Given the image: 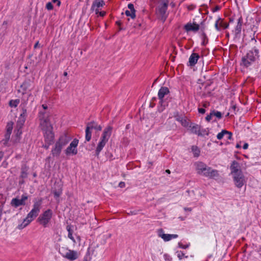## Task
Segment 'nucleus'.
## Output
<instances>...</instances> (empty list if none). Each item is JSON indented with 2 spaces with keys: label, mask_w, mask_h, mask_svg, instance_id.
I'll use <instances>...</instances> for the list:
<instances>
[{
  "label": "nucleus",
  "mask_w": 261,
  "mask_h": 261,
  "mask_svg": "<svg viewBox=\"0 0 261 261\" xmlns=\"http://www.w3.org/2000/svg\"><path fill=\"white\" fill-rule=\"evenodd\" d=\"M125 14L127 16H130L132 19L135 18L136 17L135 13L129 10H126L125 11Z\"/></svg>",
  "instance_id": "37"
},
{
  "label": "nucleus",
  "mask_w": 261,
  "mask_h": 261,
  "mask_svg": "<svg viewBox=\"0 0 261 261\" xmlns=\"http://www.w3.org/2000/svg\"><path fill=\"white\" fill-rule=\"evenodd\" d=\"M164 257L166 261H171L172 258L168 254H165L164 255Z\"/></svg>",
  "instance_id": "46"
},
{
  "label": "nucleus",
  "mask_w": 261,
  "mask_h": 261,
  "mask_svg": "<svg viewBox=\"0 0 261 261\" xmlns=\"http://www.w3.org/2000/svg\"><path fill=\"white\" fill-rule=\"evenodd\" d=\"M79 143V140L74 139L70 143L69 146L66 149L65 153L66 155H75L77 153V146Z\"/></svg>",
  "instance_id": "10"
},
{
  "label": "nucleus",
  "mask_w": 261,
  "mask_h": 261,
  "mask_svg": "<svg viewBox=\"0 0 261 261\" xmlns=\"http://www.w3.org/2000/svg\"><path fill=\"white\" fill-rule=\"evenodd\" d=\"M259 57V50L256 46H254L251 50H249L247 54L242 57L241 65L245 68L251 66Z\"/></svg>",
  "instance_id": "2"
},
{
  "label": "nucleus",
  "mask_w": 261,
  "mask_h": 261,
  "mask_svg": "<svg viewBox=\"0 0 261 261\" xmlns=\"http://www.w3.org/2000/svg\"><path fill=\"white\" fill-rule=\"evenodd\" d=\"M42 108H43L42 111H46V110H47V108H48L47 106L46 105H45V104H43V105H42Z\"/></svg>",
  "instance_id": "56"
},
{
  "label": "nucleus",
  "mask_w": 261,
  "mask_h": 261,
  "mask_svg": "<svg viewBox=\"0 0 261 261\" xmlns=\"http://www.w3.org/2000/svg\"><path fill=\"white\" fill-rule=\"evenodd\" d=\"M194 166L199 175L203 176L209 178H215L219 176V172L206 165L202 162H196L194 163Z\"/></svg>",
  "instance_id": "1"
},
{
  "label": "nucleus",
  "mask_w": 261,
  "mask_h": 261,
  "mask_svg": "<svg viewBox=\"0 0 261 261\" xmlns=\"http://www.w3.org/2000/svg\"><path fill=\"white\" fill-rule=\"evenodd\" d=\"M42 202V198L39 199L38 201H34L33 207L28 214L27 217L25 218L29 223L32 222L34 219L38 216L41 208Z\"/></svg>",
  "instance_id": "3"
},
{
  "label": "nucleus",
  "mask_w": 261,
  "mask_h": 261,
  "mask_svg": "<svg viewBox=\"0 0 261 261\" xmlns=\"http://www.w3.org/2000/svg\"><path fill=\"white\" fill-rule=\"evenodd\" d=\"M105 4L103 0H95L92 5L91 8L94 9L95 7L98 8L102 7Z\"/></svg>",
  "instance_id": "25"
},
{
  "label": "nucleus",
  "mask_w": 261,
  "mask_h": 261,
  "mask_svg": "<svg viewBox=\"0 0 261 261\" xmlns=\"http://www.w3.org/2000/svg\"><path fill=\"white\" fill-rule=\"evenodd\" d=\"M52 1L54 3H57L58 6H59L61 4V2L59 0H52Z\"/></svg>",
  "instance_id": "57"
},
{
  "label": "nucleus",
  "mask_w": 261,
  "mask_h": 261,
  "mask_svg": "<svg viewBox=\"0 0 261 261\" xmlns=\"http://www.w3.org/2000/svg\"><path fill=\"white\" fill-rule=\"evenodd\" d=\"M200 128L201 126L199 125L193 123H191L189 126V129L191 133L198 136L200 130Z\"/></svg>",
  "instance_id": "20"
},
{
  "label": "nucleus",
  "mask_w": 261,
  "mask_h": 261,
  "mask_svg": "<svg viewBox=\"0 0 261 261\" xmlns=\"http://www.w3.org/2000/svg\"><path fill=\"white\" fill-rule=\"evenodd\" d=\"M52 193L54 194L56 200L59 203L60 202L59 198L62 194V185L60 183L55 184L54 187L52 189Z\"/></svg>",
  "instance_id": "12"
},
{
  "label": "nucleus",
  "mask_w": 261,
  "mask_h": 261,
  "mask_svg": "<svg viewBox=\"0 0 261 261\" xmlns=\"http://www.w3.org/2000/svg\"><path fill=\"white\" fill-rule=\"evenodd\" d=\"M200 56L197 53H193L189 59V61L187 64L188 66H194L197 63L198 60L199 59Z\"/></svg>",
  "instance_id": "17"
},
{
  "label": "nucleus",
  "mask_w": 261,
  "mask_h": 261,
  "mask_svg": "<svg viewBox=\"0 0 261 261\" xmlns=\"http://www.w3.org/2000/svg\"><path fill=\"white\" fill-rule=\"evenodd\" d=\"M71 139V138L70 136L67 134H64L60 136L57 143L63 148L69 143Z\"/></svg>",
  "instance_id": "15"
},
{
  "label": "nucleus",
  "mask_w": 261,
  "mask_h": 261,
  "mask_svg": "<svg viewBox=\"0 0 261 261\" xmlns=\"http://www.w3.org/2000/svg\"><path fill=\"white\" fill-rule=\"evenodd\" d=\"M112 131V127L108 126L103 130L100 140L107 142L110 138Z\"/></svg>",
  "instance_id": "14"
},
{
  "label": "nucleus",
  "mask_w": 261,
  "mask_h": 261,
  "mask_svg": "<svg viewBox=\"0 0 261 261\" xmlns=\"http://www.w3.org/2000/svg\"><path fill=\"white\" fill-rule=\"evenodd\" d=\"M52 143H49V142H45V144L44 145H43V147L46 149H48L49 148V146Z\"/></svg>",
  "instance_id": "52"
},
{
  "label": "nucleus",
  "mask_w": 261,
  "mask_h": 261,
  "mask_svg": "<svg viewBox=\"0 0 261 261\" xmlns=\"http://www.w3.org/2000/svg\"><path fill=\"white\" fill-rule=\"evenodd\" d=\"M181 123L184 127H189L190 124L186 119H181Z\"/></svg>",
  "instance_id": "41"
},
{
  "label": "nucleus",
  "mask_w": 261,
  "mask_h": 261,
  "mask_svg": "<svg viewBox=\"0 0 261 261\" xmlns=\"http://www.w3.org/2000/svg\"><path fill=\"white\" fill-rule=\"evenodd\" d=\"M19 102V100L18 99L11 100L9 101V105L11 107H16Z\"/></svg>",
  "instance_id": "34"
},
{
  "label": "nucleus",
  "mask_w": 261,
  "mask_h": 261,
  "mask_svg": "<svg viewBox=\"0 0 261 261\" xmlns=\"http://www.w3.org/2000/svg\"><path fill=\"white\" fill-rule=\"evenodd\" d=\"M184 210L187 211H192V208H189V207H185L184 208Z\"/></svg>",
  "instance_id": "63"
},
{
  "label": "nucleus",
  "mask_w": 261,
  "mask_h": 261,
  "mask_svg": "<svg viewBox=\"0 0 261 261\" xmlns=\"http://www.w3.org/2000/svg\"><path fill=\"white\" fill-rule=\"evenodd\" d=\"M28 199V196L27 193L22 194L21 197V199L22 200L23 202H25V200Z\"/></svg>",
  "instance_id": "45"
},
{
  "label": "nucleus",
  "mask_w": 261,
  "mask_h": 261,
  "mask_svg": "<svg viewBox=\"0 0 261 261\" xmlns=\"http://www.w3.org/2000/svg\"><path fill=\"white\" fill-rule=\"evenodd\" d=\"M242 24H243V18H242V17L241 16L238 19L237 25L235 28V33H236V35L241 33V30H242Z\"/></svg>",
  "instance_id": "23"
},
{
  "label": "nucleus",
  "mask_w": 261,
  "mask_h": 261,
  "mask_svg": "<svg viewBox=\"0 0 261 261\" xmlns=\"http://www.w3.org/2000/svg\"><path fill=\"white\" fill-rule=\"evenodd\" d=\"M220 9V7L219 6H217L215 7V8L213 10V12H216V11H217L218 10H219Z\"/></svg>",
  "instance_id": "59"
},
{
  "label": "nucleus",
  "mask_w": 261,
  "mask_h": 261,
  "mask_svg": "<svg viewBox=\"0 0 261 261\" xmlns=\"http://www.w3.org/2000/svg\"><path fill=\"white\" fill-rule=\"evenodd\" d=\"M124 185H125V184H124V182H120L119 183V186H120V187H121V188H122V187H123L124 186Z\"/></svg>",
  "instance_id": "62"
},
{
  "label": "nucleus",
  "mask_w": 261,
  "mask_h": 261,
  "mask_svg": "<svg viewBox=\"0 0 261 261\" xmlns=\"http://www.w3.org/2000/svg\"><path fill=\"white\" fill-rule=\"evenodd\" d=\"M208 131L206 129H201L198 134L199 136H203L204 135H208Z\"/></svg>",
  "instance_id": "39"
},
{
  "label": "nucleus",
  "mask_w": 261,
  "mask_h": 261,
  "mask_svg": "<svg viewBox=\"0 0 261 261\" xmlns=\"http://www.w3.org/2000/svg\"><path fill=\"white\" fill-rule=\"evenodd\" d=\"M62 148H63L57 142L51 150V153L54 156H59L61 153Z\"/></svg>",
  "instance_id": "21"
},
{
  "label": "nucleus",
  "mask_w": 261,
  "mask_h": 261,
  "mask_svg": "<svg viewBox=\"0 0 261 261\" xmlns=\"http://www.w3.org/2000/svg\"><path fill=\"white\" fill-rule=\"evenodd\" d=\"M86 126L91 130L95 129L96 132L100 131L102 129V127L94 121L88 122Z\"/></svg>",
  "instance_id": "19"
},
{
  "label": "nucleus",
  "mask_w": 261,
  "mask_h": 261,
  "mask_svg": "<svg viewBox=\"0 0 261 261\" xmlns=\"http://www.w3.org/2000/svg\"><path fill=\"white\" fill-rule=\"evenodd\" d=\"M226 133H228L227 130L225 129L222 130L220 133L218 134V135H217V138L218 140L222 139L223 138V137L225 135Z\"/></svg>",
  "instance_id": "32"
},
{
  "label": "nucleus",
  "mask_w": 261,
  "mask_h": 261,
  "mask_svg": "<svg viewBox=\"0 0 261 261\" xmlns=\"http://www.w3.org/2000/svg\"><path fill=\"white\" fill-rule=\"evenodd\" d=\"M26 112H27V111H26V110H25L23 111V113L20 114V117H19V119L22 118V121H23V122H24V119H24V116H25V114H26Z\"/></svg>",
  "instance_id": "50"
},
{
  "label": "nucleus",
  "mask_w": 261,
  "mask_h": 261,
  "mask_svg": "<svg viewBox=\"0 0 261 261\" xmlns=\"http://www.w3.org/2000/svg\"><path fill=\"white\" fill-rule=\"evenodd\" d=\"M250 42L252 43L253 44H255L257 43V41L255 40L254 37L251 39Z\"/></svg>",
  "instance_id": "55"
},
{
  "label": "nucleus",
  "mask_w": 261,
  "mask_h": 261,
  "mask_svg": "<svg viewBox=\"0 0 261 261\" xmlns=\"http://www.w3.org/2000/svg\"><path fill=\"white\" fill-rule=\"evenodd\" d=\"M178 246L180 248H182V249H186L189 247V245H184L180 243H178Z\"/></svg>",
  "instance_id": "53"
},
{
  "label": "nucleus",
  "mask_w": 261,
  "mask_h": 261,
  "mask_svg": "<svg viewBox=\"0 0 261 261\" xmlns=\"http://www.w3.org/2000/svg\"><path fill=\"white\" fill-rule=\"evenodd\" d=\"M158 236L164 240V241L167 242L171 240L172 239H175L178 237L177 234H165L164 233V230L162 229H160L158 231Z\"/></svg>",
  "instance_id": "13"
},
{
  "label": "nucleus",
  "mask_w": 261,
  "mask_h": 261,
  "mask_svg": "<svg viewBox=\"0 0 261 261\" xmlns=\"http://www.w3.org/2000/svg\"><path fill=\"white\" fill-rule=\"evenodd\" d=\"M86 135H85V139L86 141L89 142L91 139V134H92V130L89 129V127L86 126L85 130Z\"/></svg>",
  "instance_id": "28"
},
{
  "label": "nucleus",
  "mask_w": 261,
  "mask_h": 261,
  "mask_svg": "<svg viewBox=\"0 0 261 261\" xmlns=\"http://www.w3.org/2000/svg\"><path fill=\"white\" fill-rule=\"evenodd\" d=\"M198 111L199 113L203 114L205 113V110L203 108H198Z\"/></svg>",
  "instance_id": "51"
},
{
  "label": "nucleus",
  "mask_w": 261,
  "mask_h": 261,
  "mask_svg": "<svg viewBox=\"0 0 261 261\" xmlns=\"http://www.w3.org/2000/svg\"><path fill=\"white\" fill-rule=\"evenodd\" d=\"M46 8L48 10H51L53 9V5L51 2H48L46 5Z\"/></svg>",
  "instance_id": "43"
},
{
  "label": "nucleus",
  "mask_w": 261,
  "mask_h": 261,
  "mask_svg": "<svg viewBox=\"0 0 261 261\" xmlns=\"http://www.w3.org/2000/svg\"><path fill=\"white\" fill-rule=\"evenodd\" d=\"M184 254L181 251H177V257L179 258V259H181L182 257L184 256Z\"/></svg>",
  "instance_id": "48"
},
{
  "label": "nucleus",
  "mask_w": 261,
  "mask_h": 261,
  "mask_svg": "<svg viewBox=\"0 0 261 261\" xmlns=\"http://www.w3.org/2000/svg\"><path fill=\"white\" fill-rule=\"evenodd\" d=\"M106 143L107 142L104 141H102L101 140H100V141L98 143V145L96 147V155L97 156H98L99 155L100 152L102 150L103 147L105 146Z\"/></svg>",
  "instance_id": "24"
},
{
  "label": "nucleus",
  "mask_w": 261,
  "mask_h": 261,
  "mask_svg": "<svg viewBox=\"0 0 261 261\" xmlns=\"http://www.w3.org/2000/svg\"><path fill=\"white\" fill-rule=\"evenodd\" d=\"M235 186L238 188H241L246 183L245 176L243 172L232 175Z\"/></svg>",
  "instance_id": "9"
},
{
  "label": "nucleus",
  "mask_w": 261,
  "mask_h": 261,
  "mask_svg": "<svg viewBox=\"0 0 261 261\" xmlns=\"http://www.w3.org/2000/svg\"><path fill=\"white\" fill-rule=\"evenodd\" d=\"M162 3H165L166 4L168 5L169 0H163Z\"/></svg>",
  "instance_id": "61"
},
{
  "label": "nucleus",
  "mask_w": 261,
  "mask_h": 261,
  "mask_svg": "<svg viewBox=\"0 0 261 261\" xmlns=\"http://www.w3.org/2000/svg\"><path fill=\"white\" fill-rule=\"evenodd\" d=\"M31 86V82L30 80L25 81L21 85L22 89L25 91L29 90Z\"/></svg>",
  "instance_id": "27"
},
{
  "label": "nucleus",
  "mask_w": 261,
  "mask_h": 261,
  "mask_svg": "<svg viewBox=\"0 0 261 261\" xmlns=\"http://www.w3.org/2000/svg\"><path fill=\"white\" fill-rule=\"evenodd\" d=\"M59 253L63 257L70 260H75L78 257V254L76 251L68 250L63 247L59 249Z\"/></svg>",
  "instance_id": "7"
},
{
  "label": "nucleus",
  "mask_w": 261,
  "mask_h": 261,
  "mask_svg": "<svg viewBox=\"0 0 261 261\" xmlns=\"http://www.w3.org/2000/svg\"><path fill=\"white\" fill-rule=\"evenodd\" d=\"M127 7L130 10V11L133 12L134 13L136 12V10L134 8V6L133 4H132V3L128 4Z\"/></svg>",
  "instance_id": "42"
},
{
  "label": "nucleus",
  "mask_w": 261,
  "mask_h": 261,
  "mask_svg": "<svg viewBox=\"0 0 261 261\" xmlns=\"http://www.w3.org/2000/svg\"><path fill=\"white\" fill-rule=\"evenodd\" d=\"M39 45V41H37L34 45V48H37Z\"/></svg>",
  "instance_id": "64"
},
{
  "label": "nucleus",
  "mask_w": 261,
  "mask_h": 261,
  "mask_svg": "<svg viewBox=\"0 0 261 261\" xmlns=\"http://www.w3.org/2000/svg\"><path fill=\"white\" fill-rule=\"evenodd\" d=\"M11 134L9 133H6L5 135V138L2 140V142L4 145H6L10 139Z\"/></svg>",
  "instance_id": "35"
},
{
  "label": "nucleus",
  "mask_w": 261,
  "mask_h": 261,
  "mask_svg": "<svg viewBox=\"0 0 261 261\" xmlns=\"http://www.w3.org/2000/svg\"><path fill=\"white\" fill-rule=\"evenodd\" d=\"M168 6V5L165 3H161L156 8V14L159 19L163 22L166 20L168 16V14L167 13Z\"/></svg>",
  "instance_id": "5"
},
{
  "label": "nucleus",
  "mask_w": 261,
  "mask_h": 261,
  "mask_svg": "<svg viewBox=\"0 0 261 261\" xmlns=\"http://www.w3.org/2000/svg\"><path fill=\"white\" fill-rule=\"evenodd\" d=\"M212 117H213V114H212V113L211 112L210 113V114L207 115L206 116V117H205L206 121H207V122H210L212 120Z\"/></svg>",
  "instance_id": "47"
},
{
  "label": "nucleus",
  "mask_w": 261,
  "mask_h": 261,
  "mask_svg": "<svg viewBox=\"0 0 261 261\" xmlns=\"http://www.w3.org/2000/svg\"><path fill=\"white\" fill-rule=\"evenodd\" d=\"M170 92L169 89L166 87H162L158 92V97L160 99V104L165 109L168 106L167 102L164 99V97Z\"/></svg>",
  "instance_id": "8"
},
{
  "label": "nucleus",
  "mask_w": 261,
  "mask_h": 261,
  "mask_svg": "<svg viewBox=\"0 0 261 261\" xmlns=\"http://www.w3.org/2000/svg\"><path fill=\"white\" fill-rule=\"evenodd\" d=\"M225 135L226 136V138L228 140H231L232 138V134L228 131V133H226Z\"/></svg>",
  "instance_id": "49"
},
{
  "label": "nucleus",
  "mask_w": 261,
  "mask_h": 261,
  "mask_svg": "<svg viewBox=\"0 0 261 261\" xmlns=\"http://www.w3.org/2000/svg\"><path fill=\"white\" fill-rule=\"evenodd\" d=\"M231 174L232 175L242 172L240 169L239 164L236 161H233L230 166Z\"/></svg>",
  "instance_id": "18"
},
{
  "label": "nucleus",
  "mask_w": 261,
  "mask_h": 261,
  "mask_svg": "<svg viewBox=\"0 0 261 261\" xmlns=\"http://www.w3.org/2000/svg\"><path fill=\"white\" fill-rule=\"evenodd\" d=\"M95 12L96 14L99 13V15L101 17L104 16L106 14V12L105 11L99 12L98 9H95Z\"/></svg>",
  "instance_id": "44"
},
{
  "label": "nucleus",
  "mask_w": 261,
  "mask_h": 261,
  "mask_svg": "<svg viewBox=\"0 0 261 261\" xmlns=\"http://www.w3.org/2000/svg\"><path fill=\"white\" fill-rule=\"evenodd\" d=\"M184 29L187 32L190 31L196 32L199 30V25L195 23L189 22L184 26Z\"/></svg>",
  "instance_id": "16"
},
{
  "label": "nucleus",
  "mask_w": 261,
  "mask_h": 261,
  "mask_svg": "<svg viewBox=\"0 0 261 261\" xmlns=\"http://www.w3.org/2000/svg\"><path fill=\"white\" fill-rule=\"evenodd\" d=\"M49 113L47 111L41 110L39 113V119L40 120V126L50 124L49 119Z\"/></svg>",
  "instance_id": "11"
},
{
  "label": "nucleus",
  "mask_w": 261,
  "mask_h": 261,
  "mask_svg": "<svg viewBox=\"0 0 261 261\" xmlns=\"http://www.w3.org/2000/svg\"><path fill=\"white\" fill-rule=\"evenodd\" d=\"M248 146H249V145H248V143H245L243 145V148L244 149H247L248 148Z\"/></svg>",
  "instance_id": "58"
},
{
  "label": "nucleus",
  "mask_w": 261,
  "mask_h": 261,
  "mask_svg": "<svg viewBox=\"0 0 261 261\" xmlns=\"http://www.w3.org/2000/svg\"><path fill=\"white\" fill-rule=\"evenodd\" d=\"M191 149L195 157H198L199 156L200 151L197 146H192Z\"/></svg>",
  "instance_id": "29"
},
{
  "label": "nucleus",
  "mask_w": 261,
  "mask_h": 261,
  "mask_svg": "<svg viewBox=\"0 0 261 261\" xmlns=\"http://www.w3.org/2000/svg\"><path fill=\"white\" fill-rule=\"evenodd\" d=\"M30 223L27 221V219H24L23 222L18 225V228L20 229H23L26 227Z\"/></svg>",
  "instance_id": "38"
},
{
  "label": "nucleus",
  "mask_w": 261,
  "mask_h": 261,
  "mask_svg": "<svg viewBox=\"0 0 261 261\" xmlns=\"http://www.w3.org/2000/svg\"><path fill=\"white\" fill-rule=\"evenodd\" d=\"M11 204L15 207H17L20 205H24L25 203L23 202L21 199L16 197L12 199Z\"/></svg>",
  "instance_id": "22"
},
{
  "label": "nucleus",
  "mask_w": 261,
  "mask_h": 261,
  "mask_svg": "<svg viewBox=\"0 0 261 261\" xmlns=\"http://www.w3.org/2000/svg\"><path fill=\"white\" fill-rule=\"evenodd\" d=\"M53 215L52 211L50 209L46 210L38 218V221L44 227H46Z\"/></svg>",
  "instance_id": "6"
},
{
  "label": "nucleus",
  "mask_w": 261,
  "mask_h": 261,
  "mask_svg": "<svg viewBox=\"0 0 261 261\" xmlns=\"http://www.w3.org/2000/svg\"><path fill=\"white\" fill-rule=\"evenodd\" d=\"M40 127L43 131L45 142L53 143L54 140V134L51 124L40 126Z\"/></svg>",
  "instance_id": "4"
},
{
  "label": "nucleus",
  "mask_w": 261,
  "mask_h": 261,
  "mask_svg": "<svg viewBox=\"0 0 261 261\" xmlns=\"http://www.w3.org/2000/svg\"><path fill=\"white\" fill-rule=\"evenodd\" d=\"M257 252L260 255H261V245L258 247Z\"/></svg>",
  "instance_id": "60"
},
{
  "label": "nucleus",
  "mask_w": 261,
  "mask_h": 261,
  "mask_svg": "<svg viewBox=\"0 0 261 261\" xmlns=\"http://www.w3.org/2000/svg\"><path fill=\"white\" fill-rule=\"evenodd\" d=\"M221 20V18L220 17H219L217 20L216 21L215 23V28L216 29V30L218 31H221V28H220V27L219 25V23H220V20Z\"/></svg>",
  "instance_id": "40"
},
{
  "label": "nucleus",
  "mask_w": 261,
  "mask_h": 261,
  "mask_svg": "<svg viewBox=\"0 0 261 261\" xmlns=\"http://www.w3.org/2000/svg\"><path fill=\"white\" fill-rule=\"evenodd\" d=\"M28 167L26 165H23L21 168V174L20 177L22 179L25 178L28 176Z\"/></svg>",
  "instance_id": "26"
},
{
  "label": "nucleus",
  "mask_w": 261,
  "mask_h": 261,
  "mask_svg": "<svg viewBox=\"0 0 261 261\" xmlns=\"http://www.w3.org/2000/svg\"><path fill=\"white\" fill-rule=\"evenodd\" d=\"M12 126H8V127H7L6 133H9V134H11V133H12Z\"/></svg>",
  "instance_id": "54"
},
{
  "label": "nucleus",
  "mask_w": 261,
  "mask_h": 261,
  "mask_svg": "<svg viewBox=\"0 0 261 261\" xmlns=\"http://www.w3.org/2000/svg\"><path fill=\"white\" fill-rule=\"evenodd\" d=\"M219 25H220L221 29L223 28L224 29H226L228 28L229 24L226 22H224L221 19L220 20Z\"/></svg>",
  "instance_id": "36"
},
{
  "label": "nucleus",
  "mask_w": 261,
  "mask_h": 261,
  "mask_svg": "<svg viewBox=\"0 0 261 261\" xmlns=\"http://www.w3.org/2000/svg\"><path fill=\"white\" fill-rule=\"evenodd\" d=\"M67 230L68 232V237L69 239H70L71 240H72L74 242H75V240L74 239V238L72 236V231L71 229V228L69 226H67Z\"/></svg>",
  "instance_id": "33"
},
{
  "label": "nucleus",
  "mask_w": 261,
  "mask_h": 261,
  "mask_svg": "<svg viewBox=\"0 0 261 261\" xmlns=\"http://www.w3.org/2000/svg\"><path fill=\"white\" fill-rule=\"evenodd\" d=\"M211 113L212 114H213V116H215L219 119H221L222 117V114L219 111H215L214 110L213 111H211Z\"/></svg>",
  "instance_id": "31"
},
{
  "label": "nucleus",
  "mask_w": 261,
  "mask_h": 261,
  "mask_svg": "<svg viewBox=\"0 0 261 261\" xmlns=\"http://www.w3.org/2000/svg\"><path fill=\"white\" fill-rule=\"evenodd\" d=\"M201 37H202V39L203 40L201 43V45L203 46H205L208 41V38H207L206 34L204 32H203L202 33Z\"/></svg>",
  "instance_id": "30"
}]
</instances>
